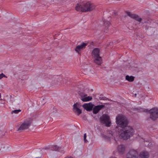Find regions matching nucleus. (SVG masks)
Listing matches in <instances>:
<instances>
[{"label": "nucleus", "mask_w": 158, "mask_h": 158, "mask_svg": "<svg viewBox=\"0 0 158 158\" xmlns=\"http://www.w3.org/2000/svg\"><path fill=\"white\" fill-rule=\"evenodd\" d=\"M83 107L87 111H90L92 110L93 105L91 103H85L83 105Z\"/></svg>", "instance_id": "f8f14e48"}, {"label": "nucleus", "mask_w": 158, "mask_h": 158, "mask_svg": "<svg viewBox=\"0 0 158 158\" xmlns=\"http://www.w3.org/2000/svg\"><path fill=\"white\" fill-rule=\"evenodd\" d=\"M92 97L90 96H89L87 97H86L81 99V100L84 102H88L89 101L91 100H92Z\"/></svg>", "instance_id": "f3484780"}, {"label": "nucleus", "mask_w": 158, "mask_h": 158, "mask_svg": "<svg viewBox=\"0 0 158 158\" xmlns=\"http://www.w3.org/2000/svg\"><path fill=\"white\" fill-rule=\"evenodd\" d=\"M126 13L128 16L131 18L134 19L139 22H140L141 21V19L139 18L138 15L135 14H132L130 12L127 11H126Z\"/></svg>", "instance_id": "9d476101"}, {"label": "nucleus", "mask_w": 158, "mask_h": 158, "mask_svg": "<svg viewBox=\"0 0 158 158\" xmlns=\"http://www.w3.org/2000/svg\"><path fill=\"white\" fill-rule=\"evenodd\" d=\"M100 122L102 124H105L107 127H109L111 125V122L110 120V117L106 114H103L100 118Z\"/></svg>", "instance_id": "423d86ee"}, {"label": "nucleus", "mask_w": 158, "mask_h": 158, "mask_svg": "<svg viewBox=\"0 0 158 158\" xmlns=\"http://www.w3.org/2000/svg\"><path fill=\"white\" fill-rule=\"evenodd\" d=\"M92 54L94 59V62L98 65H100L102 63V59L100 56V50L98 48H94L93 50Z\"/></svg>", "instance_id": "20e7f679"}, {"label": "nucleus", "mask_w": 158, "mask_h": 158, "mask_svg": "<svg viewBox=\"0 0 158 158\" xmlns=\"http://www.w3.org/2000/svg\"><path fill=\"white\" fill-rule=\"evenodd\" d=\"M35 158H40V157H35Z\"/></svg>", "instance_id": "bb28decb"}, {"label": "nucleus", "mask_w": 158, "mask_h": 158, "mask_svg": "<svg viewBox=\"0 0 158 158\" xmlns=\"http://www.w3.org/2000/svg\"><path fill=\"white\" fill-rule=\"evenodd\" d=\"M126 80L129 82L133 81L135 79V77L133 76H129V75H126L125 77Z\"/></svg>", "instance_id": "2eb2a0df"}, {"label": "nucleus", "mask_w": 158, "mask_h": 158, "mask_svg": "<svg viewBox=\"0 0 158 158\" xmlns=\"http://www.w3.org/2000/svg\"><path fill=\"white\" fill-rule=\"evenodd\" d=\"M1 94L0 93V98H1Z\"/></svg>", "instance_id": "a878e982"}, {"label": "nucleus", "mask_w": 158, "mask_h": 158, "mask_svg": "<svg viewBox=\"0 0 158 158\" xmlns=\"http://www.w3.org/2000/svg\"><path fill=\"white\" fill-rule=\"evenodd\" d=\"M149 156L148 152H142L139 155V156L141 158H148Z\"/></svg>", "instance_id": "4468645a"}, {"label": "nucleus", "mask_w": 158, "mask_h": 158, "mask_svg": "<svg viewBox=\"0 0 158 158\" xmlns=\"http://www.w3.org/2000/svg\"><path fill=\"white\" fill-rule=\"evenodd\" d=\"M104 106L103 105H99L95 106L93 109V113L94 114H97Z\"/></svg>", "instance_id": "9b49d317"}, {"label": "nucleus", "mask_w": 158, "mask_h": 158, "mask_svg": "<svg viewBox=\"0 0 158 158\" xmlns=\"http://www.w3.org/2000/svg\"><path fill=\"white\" fill-rule=\"evenodd\" d=\"M31 123V121L30 119H26L22 123L20 127L17 126V131L19 132L23 130L28 129Z\"/></svg>", "instance_id": "39448f33"}, {"label": "nucleus", "mask_w": 158, "mask_h": 158, "mask_svg": "<svg viewBox=\"0 0 158 158\" xmlns=\"http://www.w3.org/2000/svg\"><path fill=\"white\" fill-rule=\"evenodd\" d=\"M116 123L122 129L118 131L119 137L122 138H129L134 134V131L132 127L128 126V121L124 115L119 114L116 118Z\"/></svg>", "instance_id": "f257e3e1"}, {"label": "nucleus", "mask_w": 158, "mask_h": 158, "mask_svg": "<svg viewBox=\"0 0 158 158\" xmlns=\"http://www.w3.org/2000/svg\"><path fill=\"white\" fill-rule=\"evenodd\" d=\"M84 140L85 143H87L88 142L86 139H84Z\"/></svg>", "instance_id": "4be33fe9"}, {"label": "nucleus", "mask_w": 158, "mask_h": 158, "mask_svg": "<svg viewBox=\"0 0 158 158\" xmlns=\"http://www.w3.org/2000/svg\"><path fill=\"white\" fill-rule=\"evenodd\" d=\"M118 153L120 154H123L124 152L125 147L124 146L121 145L118 146L117 148Z\"/></svg>", "instance_id": "ddd939ff"}, {"label": "nucleus", "mask_w": 158, "mask_h": 158, "mask_svg": "<svg viewBox=\"0 0 158 158\" xmlns=\"http://www.w3.org/2000/svg\"><path fill=\"white\" fill-rule=\"evenodd\" d=\"M104 31L106 32H107V31H106L104 30Z\"/></svg>", "instance_id": "cd10ccee"}, {"label": "nucleus", "mask_w": 158, "mask_h": 158, "mask_svg": "<svg viewBox=\"0 0 158 158\" xmlns=\"http://www.w3.org/2000/svg\"><path fill=\"white\" fill-rule=\"evenodd\" d=\"M3 77H5L7 78V77L5 76V75L3 74V73H2V74H0V79H1Z\"/></svg>", "instance_id": "aec40b11"}, {"label": "nucleus", "mask_w": 158, "mask_h": 158, "mask_svg": "<svg viewBox=\"0 0 158 158\" xmlns=\"http://www.w3.org/2000/svg\"><path fill=\"white\" fill-rule=\"evenodd\" d=\"M87 137L86 134V133L84 134V138H86Z\"/></svg>", "instance_id": "412c9836"}, {"label": "nucleus", "mask_w": 158, "mask_h": 158, "mask_svg": "<svg viewBox=\"0 0 158 158\" xmlns=\"http://www.w3.org/2000/svg\"><path fill=\"white\" fill-rule=\"evenodd\" d=\"M138 154L136 151L131 150L127 155V158H138Z\"/></svg>", "instance_id": "6e6552de"}, {"label": "nucleus", "mask_w": 158, "mask_h": 158, "mask_svg": "<svg viewBox=\"0 0 158 158\" xmlns=\"http://www.w3.org/2000/svg\"><path fill=\"white\" fill-rule=\"evenodd\" d=\"M95 7L96 6L94 4L88 2L85 3L80 2L77 3L75 9L77 11L86 12L93 10Z\"/></svg>", "instance_id": "f03ea898"}, {"label": "nucleus", "mask_w": 158, "mask_h": 158, "mask_svg": "<svg viewBox=\"0 0 158 158\" xmlns=\"http://www.w3.org/2000/svg\"><path fill=\"white\" fill-rule=\"evenodd\" d=\"M114 139V140L115 141H117V140H115V139Z\"/></svg>", "instance_id": "393cba45"}, {"label": "nucleus", "mask_w": 158, "mask_h": 158, "mask_svg": "<svg viewBox=\"0 0 158 158\" xmlns=\"http://www.w3.org/2000/svg\"><path fill=\"white\" fill-rule=\"evenodd\" d=\"M138 110L140 112H149L150 114V118L152 120H156L158 118V108L155 107L150 110L140 108Z\"/></svg>", "instance_id": "7ed1b4c3"}, {"label": "nucleus", "mask_w": 158, "mask_h": 158, "mask_svg": "<svg viewBox=\"0 0 158 158\" xmlns=\"http://www.w3.org/2000/svg\"><path fill=\"white\" fill-rule=\"evenodd\" d=\"M103 23L104 25L106 26L107 28H108V27L110 25V23L108 21H104Z\"/></svg>", "instance_id": "a211bd4d"}, {"label": "nucleus", "mask_w": 158, "mask_h": 158, "mask_svg": "<svg viewBox=\"0 0 158 158\" xmlns=\"http://www.w3.org/2000/svg\"><path fill=\"white\" fill-rule=\"evenodd\" d=\"M87 45V43H82L80 45L77 46L75 48V51L79 55H81V51L84 49Z\"/></svg>", "instance_id": "0eeeda50"}, {"label": "nucleus", "mask_w": 158, "mask_h": 158, "mask_svg": "<svg viewBox=\"0 0 158 158\" xmlns=\"http://www.w3.org/2000/svg\"><path fill=\"white\" fill-rule=\"evenodd\" d=\"M52 150L54 151H57L59 152L61 151V149H63V148L61 147H59L56 145H53L52 146Z\"/></svg>", "instance_id": "dca6fc26"}, {"label": "nucleus", "mask_w": 158, "mask_h": 158, "mask_svg": "<svg viewBox=\"0 0 158 158\" xmlns=\"http://www.w3.org/2000/svg\"><path fill=\"white\" fill-rule=\"evenodd\" d=\"M21 110H20V109L15 110L12 111L11 113L12 114L14 113V114H16L18 113L19 112H21Z\"/></svg>", "instance_id": "6ab92c4d"}, {"label": "nucleus", "mask_w": 158, "mask_h": 158, "mask_svg": "<svg viewBox=\"0 0 158 158\" xmlns=\"http://www.w3.org/2000/svg\"><path fill=\"white\" fill-rule=\"evenodd\" d=\"M110 158H117L115 157H111Z\"/></svg>", "instance_id": "b1692460"}, {"label": "nucleus", "mask_w": 158, "mask_h": 158, "mask_svg": "<svg viewBox=\"0 0 158 158\" xmlns=\"http://www.w3.org/2000/svg\"><path fill=\"white\" fill-rule=\"evenodd\" d=\"M65 158H73L71 156H69V157L67 156V157H65Z\"/></svg>", "instance_id": "5701e85b"}, {"label": "nucleus", "mask_w": 158, "mask_h": 158, "mask_svg": "<svg viewBox=\"0 0 158 158\" xmlns=\"http://www.w3.org/2000/svg\"><path fill=\"white\" fill-rule=\"evenodd\" d=\"M73 110L75 113L79 115L81 113V110L79 109V105L76 103L73 105Z\"/></svg>", "instance_id": "1a4fd4ad"}]
</instances>
